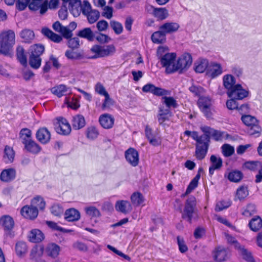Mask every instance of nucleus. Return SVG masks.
I'll list each match as a JSON object with an SVG mask.
<instances>
[{
    "instance_id": "nucleus-21",
    "label": "nucleus",
    "mask_w": 262,
    "mask_h": 262,
    "mask_svg": "<svg viewBox=\"0 0 262 262\" xmlns=\"http://www.w3.org/2000/svg\"><path fill=\"white\" fill-rule=\"evenodd\" d=\"M16 174V172L14 168L5 169L1 173L0 180L4 182H10L15 179Z\"/></svg>"
},
{
    "instance_id": "nucleus-19",
    "label": "nucleus",
    "mask_w": 262,
    "mask_h": 262,
    "mask_svg": "<svg viewBox=\"0 0 262 262\" xmlns=\"http://www.w3.org/2000/svg\"><path fill=\"white\" fill-rule=\"evenodd\" d=\"M99 122L101 126L105 129H110L113 127L115 119L109 114L105 113L100 116Z\"/></svg>"
},
{
    "instance_id": "nucleus-48",
    "label": "nucleus",
    "mask_w": 262,
    "mask_h": 262,
    "mask_svg": "<svg viewBox=\"0 0 262 262\" xmlns=\"http://www.w3.org/2000/svg\"><path fill=\"white\" fill-rule=\"evenodd\" d=\"M16 54L17 59L20 63L26 66L27 63V58L25 54V50L21 46H18L16 49Z\"/></svg>"
},
{
    "instance_id": "nucleus-47",
    "label": "nucleus",
    "mask_w": 262,
    "mask_h": 262,
    "mask_svg": "<svg viewBox=\"0 0 262 262\" xmlns=\"http://www.w3.org/2000/svg\"><path fill=\"white\" fill-rule=\"evenodd\" d=\"M153 14L156 17L160 20L166 18L168 15L167 9L163 8L154 9Z\"/></svg>"
},
{
    "instance_id": "nucleus-7",
    "label": "nucleus",
    "mask_w": 262,
    "mask_h": 262,
    "mask_svg": "<svg viewBox=\"0 0 262 262\" xmlns=\"http://www.w3.org/2000/svg\"><path fill=\"white\" fill-rule=\"evenodd\" d=\"M91 50L96 54L95 58H97L112 55L115 52L116 49L113 45L104 46L96 45L93 46Z\"/></svg>"
},
{
    "instance_id": "nucleus-27",
    "label": "nucleus",
    "mask_w": 262,
    "mask_h": 262,
    "mask_svg": "<svg viewBox=\"0 0 262 262\" xmlns=\"http://www.w3.org/2000/svg\"><path fill=\"white\" fill-rule=\"evenodd\" d=\"M80 213L77 209L72 208L67 209L64 213V219L68 222H74L79 220Z\"/></svg>"
},
{
    "instance_id": "nucleus-10",
    "label": "nucleus",
    "mask_w": 262,
    "mask_h": 262,
    "mask_svg": "<svg viewBox=\"0 0 262 262\" xmlns=\"http://www.w3.org/2000/svg\"><path fill=\"white\" fill-rule=\"evenodd\" d=\"M0 225L7 235L12 236V230L14 227V221L9 215H4L0 217Z\"/></svg>"
},
{
    "instance_id": "nucleus-52",
    "label": "nucleus",
    "mask_w": 262,
    "mask_h": 262,
    "mask_svg": "<svg viewBox=\"0 0 262 262\" xmlns=\"http://www.w3.org/2000/svg\"><path fill=\"white\" fill-rule=\"evenodd\" d=\"M223 155L225 157L231 156L234 153V147L229 144H224L221 146Z\"/></svg>"
},
{
    "instance_id": "nucleus-14",
    "label": "nucleus",
    "mask_w": 262,
    "mask_h": 262,
    "mask_svg": "<svg viewBox=\"0 0 262 262\" xmlns=\"http://www.w3.org/2000/svg\"><path fill=\"white\" fill-rule=\"evenodd\" d=\"M68 9L74 17L80 15L83 13V5H82L81 0H70L68 3Z\"/></svg>"
},
{
    "instance_id": "nucleus-51",
    "label": "nucleus",
    "mask_w": 262,
    "mask_h": 262,
    "mask_svg": "<svg viewBox=\"0 0 262 262\" xmlns=\"http://www.w3.org/2000/svg\"><path fill=\"white\" fill-rule=\"evenodd\" d=\"M238 250H239L240 254L245 260L248 262H255L251 253L244 247L241 246Z\"/></svg>"
},
{
    "instance_id": "nucleus-4",
    "label": "nucleus",
    "mask_w": 262,
    "mask_h": 262,
    "mask_svg": "<svg viewBox=\"0 0 262 262\" xmlns=\"http://www.w3.org/2000/svg\"><path fill=\"white\" fill-rule=\"evenodd\" d=\"M201 130L204 133L202 136H206L210 140L211 136L216 141H221L230 138V136L225 132L215 130L207 126L201 127Z\"/></svg>"
},
{
    "instance_id": "nucleus-54",
    "label": "nucleus",
    "mask_w": 262,
    "mask_h": 262,
    "mask_svg": "<svg viewBox=\"0 0 262 262\" xmlns=\"http://www.w3.org/2000/svg\"><path fill=\"white\" fill-rule=\"evenodd\" d=\"M249 194L248 188L245 186H241L236 190V199L242 200L245 199Z\"/></svg>"
},
{
    "instance_id": "nucleus-62",
    "label": "nucleus",
    "mask_w": 262,
    "mask_h": 262,
    "mask_svg": "<svg viewBox=\"0 0 262 262\" xmlns=\"http://www.w3.org/2000/svg\"><path fill=\"white\" fill-rule=\"evenodd\" d=\"M64 102L70 107L73 109H77L79 107V103L78 101L74 98H70L66 97L64 100Z\"/></svg>"
},
{
    "instance_id": "nucleus-55",
    "label": "nucleus",
    "mask_w": 262,
    "mask_h": 262,
    "mask_svg": "<svg viewBox=\"0 0 262 262\" xmlns=\"http://www.w3.org/2000/svg\"><path fill=\"white\" fill-rule=\"evenodd\" d=\"M86 214L92 217H98L101 215L99 210L94 206H88L84 209Z\"/></svg>"
},
{
    "instance_id": "nucleus-50",
    "label": "nucleus",
    "mask_w": 262,
    "mask_h": 262,
    "mask_svg": "<svg viewBox=\"0 0 262 262\" xmlns=\"http://www.w3.org/2000/svg\"><path fill=\"white\" fill-rule=\"evenodd\" d=\"M41 62L40 56H34V54L30 55L29 64L32 68L35 69H38L40 67Z\"/></svg>"
},
{
    "instance_id": "nucleus-28",
    "label": "nucleus",
    "mask_w": 262,
    "mask_h": 262,
    "mask_svg": "<svg viewBox=\"0 0 262 262\" xmlns=\"http://www.w3.org/2000/svg\"><path fill=\"white\" fill-rule=\"evenodd\" d=\"M223 84L227 91H230L236 84V79L231 74H226L223 77Z\"/></svg>"
},
{
    "instance_id": "nucleus-15",
    "label": "nucleus",
    "mask_w": 262,
    "mask_h": 262,
    "mask_svg": "<svg viewBox=\"0 0 262 262\" xmlns=\"http://www.w3.org/2000/svg\"><path fill=\"white\" fill-rule=\"evenodd\" d=\"M198 105L202 112L206 116H209L210 106L211 105V99L208 96H202L198 100Z\"/></svg>"
},
{
    "instance_id": "nucleus-39",
    "label": "nucleus",
    "mask_w": 262,
    "mask_h": 262,
    "mask_svg": "<svg viewBox=\"0 0 262 262\" xmlns=\"http://www.w3.org/2000/svg\"><path fill=\"white\" fill-rule=\"evenodd\" d=\"M19 137L24 144L33 140L32 139V132L27 128H24L20 130Z\"/></svg>"
},
{
    "instance_id": "nucleus-38",
    "label": "nucleus",
    "mask_w": 262,
    "mask_h": 262,
    "mask_svg": "<svg viewBox=\"0 0 262 262\" xmlns=\"http://www.w3.org/2000/svg\"><path fill=\"white\" fill-rule=\"evenodd\" d=\"M152 41L155 43H163L166 41V34L159 29V30L154 32L151 37Z\"/></svg>"
},
{
    "instance_id": "nucleus-23",
    "label": "nucleus",
    "mask_w": 262,
    "mask_h": 262,
    "mask_svg": "<svg viewBox=\"0 0 262 262\" xmlns=\"http://www.w3.org/2000/svg\"><path fill=\"white\" fill-rule=\"evenodd\" d=\"M37 140L43 144L47 143L50 140L51 134L46 127L40 128L36 134Z\"/></svg>"
},
{
    "instance_id": "nucleus-13",
    "label": "nucleus",
    "mask_w": 262,
    "mask_h": 262,
    "mask_svg": "<svg viewBox=\"0 0 262 262\" xmlns=\"http://www.w3.org/2000/svg\"><path fill=\"white\" fill-rule=\"evenodd\" d=\"M48 0H32L29 5V8L32 11L39 10L40 13L44 14L48 10Z\"/></svg>"
},
{
    "instance_id": "nucleus-1",
    "label": "nucleus",
    "mask_w": 262,
    "mask_h": 262,
    "mask_svg": "<svg viewBox=\"0 0 262 262\" xmlns=\"http://www.w3.org/2000/svg\"><path fill=\"white\" fill-rule=\"evenodd\" d=\"M169 49L166 46H159L157 51V56L161 66L165 68L167 74L176 72L177 54L169 52Z\"/></svg>"
},
{
    "instance_id": "nucleus-57",
    "label": "nucleus",
    "mask_w": 262,
    "mask_h": 262,
    "mask_svg": "<svg viewBox=\"0 0 262 262\" xmlns=\"http://www.w3.org/2000/svg\"><path fill=\"white\" fill-rule=\"evenodd\" d=\"M243 122L247 126H251L257 123V120L251 115H245L242 117Z\"/></svg>"
},
{
    "instance_id": "nucleus-25",
    "label": "nucleus",
    "mask_w": 262,
    "mask_h": 262,
    "mask_svg": "<svg viewBox=\"0 0 262 262\" xmlns=\"http://www.w3.org/2000/svg\"><path fill=\"white\" fill-rule=\"evenodd\" d=\"M51 92L58 97H61L71 92L70 88L64 84H59L51 89Z\"/></svg>"
},
{
    "instance_id": "nucleus-24",
    "label": "nucleus",
    "mask_w": 262,
    "mask_h": 262,
    "mask_svg": "<svg viewBox=\"0 0 262 262\" xmlns=\"http://www.w3.org/2000/svg\"><path fill=\"white\" fill-rule=\"evenodd\" d=\"M180 28L178 23L175 22H166L161 25L159 29L165 34H171L177 32Z\"/></svg>"
},
{
    "instance_id": "nucleus-20",
    "label": "nucleus",
    "mask_w": 262,
    "mask_h": 262,
    "mask_svg": "<svg viewBox=\"0 0 262 262\" xmlns=\"http://www.w3.org/2000/svg\"><path fill=\"white\" fill-rule=\"evenodd\" d=\"M61 248L59 246L55 243L49 244L45 248L46 255L52 258H56L59 255Z\"/></svg>"
},
{
    "instance_id": "nucleus-11",
    "label": "nucleus",
    "mask_w": 262,
    "mask_h": 262,
    "mask_svg": "<svg viewBox=\"0 0 262 262\" xmlns=\"http://www.w3.org/2000/svg\"><path fill=\"white\" fill-rule=\"evenodd\" d=\"M223 72L222 65L216 62L209 63L206 75L208 77L214 79L221 75Z\"/></svg>"
},
{
    "instance_id": "nucleus-29",
    "label": "nucleus",
    "mask_w": 262,
    "mask_h": 262,
    "mask_svg": "<svg viewBox=\"0 0 262 262\" xmlns=\"http://www.w3.org/2000/svg\"><path fill=\"white\" fill-rule=\"evenodd\" d=\"M53 28L55 31L60 33L66 38H71L72 36V31L67 27L62 26L59 21H56L53 25Z\"/></svg>"
},
{
    "instance_id": "nucleus-30",
    "label": "nucleus",
    "mask_w": 262,
    "mask_h": 262,
    "mask_svg": "<svg viewBox=\"0 0 262 262\" xmlns=\"http://www.w3.org/2000/svg\"><path fill=\"white\" fill-rule=\"evenodd\" d=\"M28 238L31 242L39 243L45 238V236L40 230L35 229L30 232Z\"/></svg>"
},
{
    "instance_id": "nucleus-33",
    "label": "nucleus",
    "mask_w": 262,
    "mask_h": 262,
    "mask_svg": "<svg viewBox=\"0 0 262 262\" xmlns=\"http://www.w3.org/2000/svg\"><path fill=\"white\" fill-rule=\"evenodd\" d=\"M248 225L252 231L257 232L262 228V219L260 216H256L249 221Z\"/></svg>"
},
{
    "instance_id": "nucleus-35",
    "label": "nucleus",
    "mask_w": 262,
    "mask_h": 262,
    "mask_svg": "<svg viewBox=\"0 0 262 262\" xmlns=\"http://www.w3.org/2000/svg\"><path fill=\"white\" fill-rule=\"evenodd\" d=\"M72 123L74 129H79L85 126V119L82 115H77L73 117Z\"/></svg>"
},
{
    "instance_id": "nucleus-8",
    "label": "nucleus",
    "mask_w": 262,
    "mask_h": 262,
    "mask_svg": "<svg viewBox=\"0 0 262 262\" xmlns=\"http://www.w3.org/2000/svg\"><path fill=\"white\" fill-rule=\"evenodd\" d=\"M82 13L86 16L89 23L91 24L95 23L100 16L99 11L96 10H92L90 4L88 1L83 2Z\"/></svg>"
},
{
    "instance_id": "nucleus-59",
    "label": "nucleus",
    "mask_w": 262,
    "mask_h": 262,
    "mask_svg": "<svg viewBox=\"0 0 262 262\" xmlns=\"http://www.w3.org/2000/svg\"><path fill=\"white\" fill-rule=\"evenodd\" d=\"M99 135L97 129L94 126H90L87 128L86 137L91 140L96 139Z\"/></svg>"
},
{
    "instance_id": "nucleus-46",
    "label": "nucleus",
    "mask_w": 262,
    "mask_h": 262,
    "mask_svg": "<svg viewBox=\"0 0 262 262\" xmlns=\"http://www.w3.org/2000/svg\"><path fill=\"white\" fill-rule=\"evenodd\" d=\"M77 35L78 36L86 38L89 40H92L94 38V34L90 28H85L80 30Z\"/></svg>"
},
{
    "instance_id": "nucleus-44",
    "label": "nucleus",
    "mask_w": 262,
    "mask_h": 262,
    "mask_svg": "<svg viewBox=\"0 0 262 262\" xmlns=\"http://www.w3.org/2000/svg\"><path fill=\"white\" fill-rule=\"evenodd\" d=\"M32 206L39 210H43L46 206V203L43 199L40 196H35L31 202Z\"/></svg>"
},
{
    "instance_id": "nucleus-53",
    "label": "nucleus",
    "mask_w": 262,
    "mask_h": 262,
    "mask_svg": "<svg viewBox=\"0 0 262 262\" xmlns=\"http://www.w3.org/2000/svg\"><path fill=\"white\" fill-rule=\"evenodd\" d=\"M44 47L39 44H35L31 46L30 49V55L40 56L44 52Z\"/></svg>"
},
{
    "instance_id": "nucleus-61",
    "label": "nucleus",
    "mask_w": 262,
    "mask_h": 262,
    "mask_svg": "<svg viewBox=\"0 0 262 262\" xmlns=\"http://www.w3.org/2000/svg\"><path fill=\"white\" fill-rule=\"evenodd\" d=\"M107 247L109 250H110L111 251H112V252H113L117 255H118L119 256H120L121 257H122L123 260H126L127 261H130L131 258L128 255L124 254L121 251L116 249L115 247H114L110 245H107Z\"/></svg>"
},
{
    "instance_id": "nucleus-2",
    "label": "nucleus",
    "mask_w": 262,
    "mask_h": 262,
    "mask_svg": "<svg viewBox=\"0 0 262 262\" xmlns=\"http://www.w3.org/2000/svg\"><path fill=\"white\" fill-rule=\"evenodd\" d=\"M0 53L10 54L15 42V35L13 31L3 32L0 35Z\"/></svg>"
},
{
    "instance_id": "nucleus-37",
    "label": "nucleus",
    "mask_w": 262,
    "mask_h": 262,
    "mask_svg": "<svg viewBox=\"0 0 262 262\" xmlns=\"http://www.w3.org/2000/svg\"><path fill=\"white\" fill-rule=\"evenodd\" d=\"M24 145L25 149L32 154L37 155L41 150L40 146L33 140L26 143Z\"/></svg>"
},
{
    "instance_id": "nucleus-12",
    "label": "nucleus",
    "mask_w": 262,
    "mask_h": 262,
    "mask_svg": "<svg viewBox=\"0 0 262 262\" xmlns=\"http://www.w3.org/2000/svg\"><path fill=\"white\" fill-rule=\"evenodd\" d=\"M57 122L55 125L56 132L61 135H69L71 131V127L68 121L64 118L58 117L56 119Z\"/></svg>"
},
{
    "instance_id": "nucleus-64",
    "label": "nucleus",
    "mask_w": 262,
    "mask_h": 262,
    "mask_svg": "<svg viewBox=\"0 0 262 262\" xmlns=\"http://www.w3.org/2000/svg\"><path fill=\"white\" fill-rule=\"evenodd\" d=\"M162 99L164 100V103L168 107L176 108L177 107V101L173 97L165 96Z\"/></svg>"
},
{
    "instance_id": "nucleus-36",
    "label": "nucleus",
    "mask_w": 262,
    "mask_h": 262,
    "mask_svg": "<svg viewBox=\"0 0 262 262\" xmlns=\"http://www.w3.org/2000/svg\"><path fill=\"white\" fill-rule=\"evenodd\" d=\"M45 249L42 245H36L31 250L30 253V258L34 261L41 257Z\"/></svg>"
},
{
    "instance_id": "nucleus-3",
    "label": "nucleus",
    "mask_w": 262,
    "mask_h": 262,
    "mask_svg": "<svg viewBox=\"0 0 262 262\" xmlns=\"http://www.w3.org/2000/svg\"><path fill=\"white\" fill-rule=\"evenodd\" d=\"M195 156L198 160L203 159L208 149L209 139L206 136H201V138L196 141Z\"/></svg>"
},
{
    "instance_id": "nucleus-40",
    "label": "nucleus",
    "mask_w": 262,
    "mask_h": 262,
    "mask_svg": "<svg viewBox=\"0 0 262 262\" xmlns=\"http://www.w3.org/2000/svg\"><path fill=\"white\" fill-rule=\"evenodd\" d=\"M243 167L251 171H258V170H262V163L258 161H248L244 163Z\"/></svg>"
},
{
    "instance_id": "nucleus-34",
    "label": "nucleus",
    "mask_w": 262,
    "mask_h": 262,
    "mask_svg": "<svg viewBox=\"0 0 262 262\" xmlns=\"http://www.w3.org/2000/svg\"><path fill=\"white\" fill-rule=\"evenodd\" d=\"M209 62L207 59H200L198 60L194 64V70L196 72L202 73L207 71L209 65Z\"/></svg>"
},
{
    "instance_id": "nucleus-63",
    "label": "nucleus",
    "mask_w": 262,
    "mask_h": 262,
    "mask_svg": "<svg viewBox=\"0 0 262 262\" xmlns=\"http://www.w3.org/2000/svg\"><path fill=\"white\" fill-rule=\"evenodd\" d=\"M249 127L250 128L248 132L250 135H253L256 137L260 136L261 132V128L258 124V122H257L256 124L250 126Z\"/></svg>"
},
{
    "instance_id": "nucleus-42",
    "label": "nucleus",
    "mask_w": 262,
    "mask_h": 262,
    "mask_svg": "<svg viewBox=\"0 0 262 262\" xmlns=\"http://www.w3.org/2000/svg\"><path fill=\"white\" fill-rule=\"evenodd\" d=\"M41 33L46 36L50 38L51 40L55 42H59L62 40V38L59 35L54 33L51 30L45 28L41 30Z\"/></svg>"
},
{
    "instance_id": "nucleus-17",
    "label": "nucleus",
    "mask_w": 262,
    "mask_h": 262,
    "mask_svg": "<svg viewBox=\"0 0 262 262\" xmlns=\"http://www.w3.org/2000/svg\"><path fill=\"white\" fill-rule=\"evenodd\" d=\"M126 161L133 166L138 165L139 161V154L133 148L128 149L125 153Z\"/></svg>"
},
{
    "instance_id": "nucleus-16",
    "label": "nucleus",
    "mask_w": 262,
    "mask_h": 262,
    "mask_svg": "<svg viewBox=\"0 0 262 262\" xmlns=\"http://www.w3.org/2000/svg\"><path fill=\"white\" fill-rule=\"evenodd\" d=\"M21 215L26 219L30 220L35 219L38 215V209L32 206L31 204L24 206L20 210Z\"/></svg>"
},
{
    "instance_id": "nucleus-5",
    "label": "nucleus",
    "mask_w": 262,
    "mask_h": 262,
    "mask_svg": "<svg viewBox=\"0 0 262 262\" xmlns=\"http://www.w3.org/2000/svg\"><path fill=\"white\" fill-rule=\"evenodd\" d=\"M192 59L191 55L184 53L176 59V72L182 73L187 70L191 65Z\"/></svg>"
},
{
    "instance_id": "nucleus-32",
    "label": "nucleus",
    "mask_w": 262,
    "mask_h": 262,
    "mask_svg": "<svg viewBox=\"0 0 262 262\" xmlns=\"http://www.w3.org/2000/svg\"><path fill=\"white\" fill-rule=\"evenodd\" d=\"M15 152L12 147L6 146L4 151L3 161L5 163L9 164L13 162Z\"/></svg>"
},
{
    "instance_id": "nucleus-31",
    "label": "nucleus",
    "mask_w": 262,
    "mask_h": 262,
    "mask_svg": "<svg viewBox=\"0 0 262 262\" xmlns=\"http://www.w3.org/2000/svg\"><path fill=\"white\" fill-rule=\"evenodd\" d=\"M213 257L215 260L219 261L226 260L228 258L227 250L222 247H217L214 251Z\"/></svg>"
},
{
    "instance_id": "nucleus-43",
    "label": "nucleus",
    "mask_w": 262,
    "mask_h": 262,
    "mask_svg": "<svg viewBox=\"0 0 262 262\" xmlns=\"http://www.w3.org/2000/svg\"><path fill=\"white\" fill-rule=\"evenodd\" d=\"M130 200L132 204L135 206L144 205L143 204L144 202V198L142 194L139 192L133 193L130 196Z\"/></svg>"
},
{
    "instance_id": "nucleus-6",
    "label": "nucleus",
    "mask_w": 262,
    "mask_h": 262,
    "mask_svg": "<svg viewBox=\"0 0 262 262\" xmlns=\"http://www.w3.org/2000/svg\"><path fill=\"white\" fill-rule=\"evenodd\" d=\"M249 94V90L244 88L239 83H237L230 91H227V95L228 97L238 100L248 97Z\"/></svg>"
},
{
    "instance_id": "nucleus-18",
    "label": "nucleus",
    "mask_w": 262,
    "mask_h": 262,
    "mask_svg": "<svg viewBox=\"0 0 262 262\" xmlns=\"http://www.w3.org/2000/svg\"><path fill=\"white\" fill-rule=\"evenodd\" d=\"M145 135L151 145L158 146L161 144V138L158 134H153L151 129L146 126L145 129Z\"/></svg>"
},
{
    "instance_id": "nucleus-41",
    "label": "nucleus",
    "mask_w": 262,
    "mask_h": 262,
    "mask_svg": "<svg viewBox=\"0 0 262 262\" xmlns=\"http://www.w3.org/2000/svg\"><path fill=\"white\" fill-rule=\"evenodd\" d=\"M20 36L24 42L30 43L34 39L35 35L33 31L24 29L20 32Z\"/></svg>"
},
{
    "instance_id": "nucleus-58",
    "label": "nucleus",
    "mask_w": 262,
    "mask_h": 262,
    "mask_svg": "<svg viewBox=\"0 0 262 262\" xmlns=\"http://www.w3.org/2000/svg\"><path fill=\"white\" fill-rule=\"evenodd\" d=\"M46 224L51 229L54 230L64 233H68L72 231L71 230L66 229L62 228L61 227L58 226L57 223L52 221H47Z\"/></svg>"
},
{
    "instance_id": "nucleus-60",
    "label": "nucleus",
    "mask_w": 262,
    "mask_h": 262,
    "mask_svg": "<svg viewBox=\"0 0 262 262\" xmlns=\"http://www.w3.org/2000/svg\"><path fill=\"white\" fill-rule=\"evenodd\" d=\"M199 180V176H195V177L191 181L185 192L186 195L189 194L198 186Z\"/></svg>"
},
{
    "instance_id": "nucleus-9",
    "label": "nucleus",
    "mask_w": 262,
    "mask_h": 262,
    "mask_svg": "<svg viewBox=\"0 0 262 262\" xmlns=\"http://www.w3.org/2000/svg\"><path fill=\"white\" fill-rule=\"evenodd\" d=\"M195 205L194 198L188 199L186 202L185 207L182 213V217L189 223L191 222L193 218V215L195 214L194 211Z\"/></svg>"
},
{
    "instance_id": "nucleus-26",
    "label": "nucleus",
    "mask_w": 262,
    "mask_h": 262,
    "mask_svg": "<svg viewBox=\"0 0 262 262\" xmlns=\"http://www.w3.org/2000/svg\"><path fill=\"white\" fill-rule=\"evenodd\" d=\"M210 160L211 165L209 167V172L210 175H212L214 170L220 169L222 166L223 161L220 157L214 155H212L210 157Z\"/></svg>"
},
{
    "instance_id": "nucleus-22",
    "label": "nucleus",
    "mask_w": 262,
    "mask_h": 262,
    "mask_svg": "<svg viewBox=\"0 0 262 262\" xmlns=\"http://www.w3.org/2000/svg\"><path fill=\"white\" fill-rule=\"evenodd\" d=\"M115 209L117 211L127 214L132 210V205L127 201L119 200L115 204Z\"/></svg>"
},
{
    "instance_id": "nucleus-45",
    "label": "nucleus",
    "mask_w": 262,
    "mask_h": 262,
    "mask_svg": "<svg viewBox=\"0 0 262 262\" xmlns=\"http://www.w3.org/2000/svg\"><path fill=\"white\" fill-rule=\"evenodd\" d=\"M27 251V246L25 243L19 242L15 245V252L19 257L24 256Z\"/></svg>"
},
{
    "instance_id": "nucleus-49",
    "label": "nucleus",
    "mask_w": 262,
    "mask_h": 262,
    "mask_svg": "<svg viewBox=\"0 0 262 262\" xmlns=\"http://www.w3.org/2000/svg\"><path fill=\"white\" fill-rule=\"evenodd\" d=\"M243 178V173L239 170H233L228 174V179L233 182H238Z\"/></svg>"
},
{
    "instance_id": "nucleus-56",
    "label": "nucleus",
    "mask_w": 262,
    "mask_h": 262,
    "mask_svg": "<svg viewBox=\"0 0 262 262\" xmlns=\"http://www.w3.org/2000/svg\"><path fill=\"white\" fill-rule=\"evenodd\" d=\"M256 212L255 206L254 204H249L244 208L242 214L246 217H250L255 214Z\"/></svg>"
}]
</instances>
